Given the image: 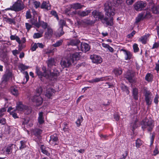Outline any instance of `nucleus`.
Wrapping results in <instances>:
<instances>
[{
    "label": "nucleus",
    "instance_id": "f8f14e48",
    "mask_svg": "<svg viewBox=\"0 0 159 159\" xmlns=\"http://www.w3.org/2000/svg\"><path fill=\"white\" fill-rule=\"evenodd\" d=\"M40 18L39 17L38 19V22H34L32 23V24L38 28L40 26H41L42 28L44 29H46L48 26V24L46 22H45L43 21L40 20Z\"/></svg>",
    "mask_w": 159,
    "mask_h": 159
},
{
    "label": "nucleus",
    "instance_id": "f257e3e1",
    "mask_svg": "<svg viewBox=\"0 0 159 159\" xmlns=\"http://www.w3.org/2000/svg\"><path fill=\"white\" fill-rule=\"evenodd\" d=\"M47 63L49 68L48 69H49L47 70L46 67L43 66L42 68V70L43 72H42L38 68L36 67V72L37 75H38L41 80H42V78L43 77H45L46 79L51 80H56L58 76L59 75V71L55 68L53 69L52 72H51V70L52 66L55 65V63L54 59L50 58L47 61Z\"/></svg>",
    "mask_w": 159,
    "mask_h": 159
},
{
    "label": "nucleus",
    "instance_id": "603ef678",
    "mask_svg": "<svg viewBox=\"0 0 159 159\" xmlns=\"http://www.w3.org/2000/svg\"><path fill=\"white\" fill-rule=\"evenodd\" d=\"M34 7L36 8H37L38 7H39L40 4L39 2L37 1H34Z\"/></svg>",
    "mask_w": 159,
    "mask_h": 159
},
{
    "label": "nucleus",
    "instance_id": "49530a36",
    "mask_svg": "<svg viewBox=\"0 0 159 159\" xmlns=\"http://www.w3.org/2000/svg\"><path fill=\"white\" fill-rule=\"evenodd\" d=\"M19 67L21 69V70H25L28 68L29 66H26L23 64H21L19 65Z\"/></svg>",
    "mask_w": 159,
    "mask_h": 159
},
{
    "label": "nucleus",
    "instance_id": "e2e57ef3",
    "mask_svg": "<svg viewBox=\"0 0 159 159\" xmlns=\"http://www.w3.org/2000/svg\"><path fill=\"white\" fill-rule=\"evenodd\" d=\"M159 47V43H155L153 45V46L152 48V49L155 48H157Z\"/></svg>",
    "mask_w": 159,
    "mask_h": 159
},
{
    "label": "nucleus",
    "instance_id": "2f4dec72",
    "mask_svg": "<svg viewBox=\"0 0 159 159\" xmlns=\"http://www.w3.org/2000/svg\"><path fill=\"white\" fill-rule=\"evenodd\" d=\"M149 36V34H147V35H145L141 37L139 39V41L142 42L143 44H145L146 43L147 39V36Z\"/></svg>",
    "mask_w": 159,
    "mask_h": 159
},
{
    "label": "nucleus",
    "instance_id": "dca6fc26",
    "mask_svg": "<svg viewBox=\"0 0 159 159\" xmlns=\"http://www.w3.org/2000/svg\"><path fill=\"white\" fill-rule=\"evenodd\" d=\"M90 58L92 59L93 63L97 64L100 63L102 62L101 57L96 55L91 56Z\"/></svg>",
    "mask_w": 159,
    "mask_h": 159
},
{
    "label": "nucleus",
    "instance_id": "052dcab7",
    "mask_svg": "<svg viewBox=\"0 0 159 159\" xmlns=\"http://www.w3.org/2000/svg\"><path fill=\"white\" fill-rule=\"evenodd\" d=\"M38 46L36 43H35L31 48V50L32 51L36 50L37 48H38Z\"/></svg>",
    "mask_w": 159,
    "mask_h": 159
},
{
    "label": "nucleus",
    "instance_id": "6ab92c4d",
    "mask_svg": "<svg viewBox=\"0 0 159 159\" xmlns=\"http://www.w3.org/2000/svg\"><path fill=\"white\" fill-rule=\"evenodd\" d=\"M80 52H75L73 54H71L69 57L70 60H73V63L75 61L79 60L80 57Z\"/></svg>",
    "mask_w": 159,
    "mask_h": 159
},
{
    "label": "nucleus",
    "instance_id": "774afa93",
    "mask_svg": "<svg viewBox=\"0 0 159 159\" xmlns=\"http://www.w3.org/2000/svg\"><path fill=\"white\" fill-rule=\"evenodd\" d=\"M114 118L115 119V120L117 121H118L120 118L119 116L117 114H115L114 115Z\"/></svg>",
    "mask_w": 159,
    "mask_h": 159
},
{
    "label": "nucleus",
    "instance_id": "0eeeda50",
    "mask_svg": "<svg viewBox=\"0 0 159 159\" xmlns=\"http://www.w3.org/2000/svg\"><path fill=\"white\" fill-rule=\"evenodd\" d=\"M146 5V2L142 1H137L134 5V8L136 11L142 10Z\"/></svg>",
    "mask_w": 159,
    "mask_h": 159
},
{
    "label": "nucleus",
    "instance_id": "8fccbe9b",
    "mask_svg": "<svg viewBox=\"0 0 159 159\" xmlns=\"http://www.w3.org/2000/svg\"><path fill=\"white\" fill-rule=\"evenodd\" d=\"M135 31H133L131 33L128 34L127 36V38L129 39L132 38L134 36V35L135 34Z\"/></svg>",
    "mask_w": 159,
    "mask_h": 159
},
{
    "label": "nucleus",
    "instance_id": "f03ea898",
    "mask_svg": "<svg viewBox=\"0 0 159 159\" xmlns=\"http://www.w3.org/2000/svg\"><path fill=\"white\" fill-rule=\"evenodd\" d=\"M104 10L105 11V15L109 17H110L109 20L107 17H104V15L101 12L94 10L92 12V14L93 17L97 19H100L103 23H105L107 25L111 26L113 25V16L114 12V8L112 6L111 3L109 2H107L104 4Z\"/></svg>",
    "mask_w": 159,
    "mask_h": 159
},
{
    "label": "nucleus",
    "instance_id": "20e7f679",
    "mask_svg": "<svg viewBox=\"0 0 159 159\" xmlns=\"http://www.w3.org/2000/svg\"><path fill=\"white\" fill-rule=\"evenodd\" d=\"M151 17V14L149 12H144L139 13L136 18V23H138L145 18H149Z\"/></svg>",
    "mask_w": 159,
    "mask_h": 159
},
{
    "label": "nucleus",
    "instance_id": "f704fd0d",
    "mask_svg": "<svg viewBox=\"0 0 159 159\" xmlns=\"http://www.w3.org/2000/svg\"><path fill=\"white\" fill-rule=\"evenodd\" d=\"M152 11L154 14H159V6L153 7L152 8Z\"/></svg>",
    "mask_w": 159,
    "mask_h": 159
},
{
    "label": "nucleus",
    "instance_id": "13d9d810",
    "mask_svg": "<svg viewBox=\"0 0 159 159\" xmlns=\"http://www.w3.org/2000/svg\"><path fill=\"white\" fill-rule=\"evenodd\" d=\"M26 17L27 19H30L31 17V15L30 11H27L26 14Z\"/></svg>",
    "mask_w": 159,
    "mask_h": 159
},
{
    "label": "nucleus",
    "instance_id": "a18cd8bd",
    "mask_svg": "<svg viewBox=\"0 0 159 159\" xmlns=\"http://www.w3.org/2000/svg\"><path fill=\"white\" fill-rule=\"evenodd\" d=\"M59 24L60 25V27L63 28V26L66 25V22L63 20H61L59 22Z\"/></svg>",
    "mask_w": 159,
    "mask_h": 159
},
{
    "label": "nucleus",
    "instance_id": "79ce46f5",
    "mask_svg": "<svg viewBox=\"0 0 159 159\" xmlns=\"http://www.w3.org/2000/svg\"><path fill=\"white\" fill-rule=\"evenodd\" d=\"M114 71L115 74L116 76L120 75L122 73V70L120 69H115L114 70Z\"/></svg>",
    "mask_w": 159,
    "mask_h": 159
},
{
    "label": "nucleus",
    "instance_id": "6e6d98bb",
    "mask_svg": "<svg viewBox=\"0 0 159 159\" xmlns=\"http://www.w3.org/2000/svg\"><path fill=\"white\" fill-rule=\"evenodd\" d=\"M71 8H72V7H71V6L70 5L69 7L66 9L65 10V13L69 15V13H68L71 11Z\"/></svg>",
    "mask_w": 159,
    "mask_h": 159
},
{
    "label": "nucleus",
    "instance_id": "4468645a",
    "mask_svg": "<svg viewBox=\"0 0 159 159\" xmlns=\"http://www.w3.org/2000/svg\"><path fill=\"white\" fill-rule=\"evenodd\" d=\"M33 102H36L38 106L41 105L43 102V98L40 96L35 95L34 96L32 99Z\"/></svg>",
    "mask_w": 159,
    "mask_h": 159
},
{
    "label": "nucleus",
    "instance_id": "ea45409f",
    "mask_svg": "<svg viewBox=\"0 0 159 159\" xmlns=\"http://www.w3.org/2000/svg\"><path fill=\"white\" fill-rule=\"evenodd\" d=\"M64 34V32L63 31V27H59L58 30V32L57 35L60 37L63 35Z\"/></svg>",
    "mask_w": 159,
    "mask_h": 159
},
{
    "label": "nucleus",
    "instance_id": "423d86ee",
    "mask_svg": "<svg viewBox=\"0 0 159 159\" xmlns=\"http://www.w3.org/2000/svg\"><path fill=\"white\" fill-rule=\"evenodd\" d=\"M24 7L23 4L16 2L12 6V8H8L7 10H11L16 11H18L24 9Z\"/></svg>",
    "mask_w": 159,
    "mask_h": 159
},
{
    "label": "nucleus",
    "instance_id": "338daca9",
    "mask_svg": "<svg viewBox=\"0 0 159 159\" xmlns=\"http://www.w3.org/2000/svg\"><path fill=\"white\" fill-rule=\"evenodd\" d=\"M25 77L26 78V83L29 80V75H28V74L27 72V71H26L25 72Z\"/></svg>",
    "mask_w": 159,
    "mask_h": 159
},
{
    "label": "nucleus",
    "instance_id": "5701e85b",
    "mask_svg": "<svg viewBox=\"0 0 159 159\" xmlns=\"http://www.w3.org/2000/svg\"><path fill=\"white\" fill-rule=\"evenodd\" d=\"M43 118V112L41 111L39 114V117L38 118V121L39 124H42L44 123V121Z\"/></svg>",
    "mask_w": 159,
    "mask_h": 159
},
{
    "label": "nucleus",
    "instance_id": "4d7b16f0",
    "mask_svg": "<svg viewBox=\"0 0 159 159\" xmlns=\"http://www.w3.org/2000/svg\"><path fill=\"white\" fill-rule=\"evenodd\" d=\"M19 44V45L18 47V50L20 51L23 49V48L25 47V46L24 44L23 43H21Z\"/></svg>",
    "mask_w": 159,
    "mask_h": 159
},
{
    "label": "nucleus",
    "instance_id": "473e14b6",
    "mask_svg": "<svg viewBox=\"0 0 159 159\" xmlns=\"http://www.w3.org/2000/svg\"><path fill=\"white\" fill-rule=\"evenodd\" d=\"M26 142L25 141L21 140L20 142V146L19 147V149L22 150L26 147Z\"/></svg>",
    "mask_w": 159,
    "mask_h": 159
},
{
    "label": "nucleus",
    "instance_id": "58836bf2",
    "mask_svg": "<svg viewBox=\"0 0 159 159\" xmlns=\"http://www.w3.org/2000/svg\"><path fill=\"white\" fill-rule=\"evenodd\" d=\"M83 120V118L82 116H81L80 118H78L77 120L75 122L77 127H79L80 126Z\"/></svg>",
    "mask_w": 159,
    "mask_h": 159
},
{
    "label": "nucleus",
    "instance_id": "09e8293b",
    "mask_svg": "<svg viewBox=\"0 0 159 159\" xmlns=\"http://www.w3.org/2000/svg\"><path fill=\"white\" fill-rule=\"evenodd\" d=\"M133 49L134 52H137L139 50V48L138 47V45L136 43H134L133 45Z\"/></svg>",
    "mask_w": 159,
    "mask_h": 159
},
{
    "label": "nucleus",
    "instance_id": "bf43d9fd",
    "mask_svg": "<svg viewBox=\"0 0 159 159\" xmlns=\"http://www.w3.org/2000/svg\"><path fill=\"white\" fill-rule=\"evenodd\" d=\"M25 26L28 31H29L32 27L31 25L28 23H25Z\"/></svg>",
    "mask_w": 159,
    "mask_h": 159
},
{
    "label": "nucleus",
    "instance_id": "393cba45",
    "mask_svg": "<svg viewBox=\"0 0 159 159\" xmlns=\"http://www.w3.org/2000/svg\"><path fill=\"white\" fill-rule=\"evenodd\" d=\"M107 80V78L105 77H102L101 78H96L92 80L89 81V82L91 83L97 82L100 81H102Z\"/></svg>",
    "mask_w": 159,
    "mask_h": 159
},
{
    "label": "nucleus",
    "instance_id": "412c9836",
    "mask_svg": "<svg viewBox=\"0 0 159 159\" xmlns=\"http://www.w3.org/2000/svg\"><path fill=\"white\" fill-rule=\"evenodd\" d=\"M91 10H86L83 11H80L77 12V14L81 17H83L88 16L91 13Z\"/></svg>",
    "mask_w": 159,
    "mask_h": 159
},
{
    "label": "nucleus",
    "instance_id": "c03bdc74",
    "mask_svg": "<svg viewBox=\"0 0 159 159\" xmlns=\"http://www.w3.org/2000/svg\"><path fill=\"white\" fill-rule=\"evenodd\" d=\"M42 36V34L39 33H34L33 37L34 39L39 38Z\"/></svg>",
    "mask_w": 159,
    "mask_h": 159
},
{
    "label": "nucleus",
    "instance_id": "864d4df0",
    "mask_svg": "<svg viewBox=\"0 0 159 159\" xmlns=\"http://www.w3.org/2000/svg\"><path fill=\"white\" fill-rule=\"evenodd\" d=\"M159 98V96H158V94H156V96L154 98V103L156 104H157L158 103V99Z\"/></svg>",
    "mask_w": 159,
    "mask_h": 159
},
{
    "label": "nucleus",
    "instance_id": "3c124183",
    "mask_svg": "<svg viewBox=\"0 0 159 159\" xmlns=\"http://www.w3.org/2000/svg\"><path fill=\"white\" fill-rule=\"evenodd\" d=\"M42 88L39 87L36 90V95L40 96V94L42 93Z\"/></svg>",
    "mask_w": 159,
    "mask_h": 159
},
{
    "label": "nucleus",
    "instance_id": "7c9ffc66",
    "mask_svg": "<svg viewBox=\"0 0 159 159\" xmlns=\"http://www.w3.org/2000/svg\"><path fill=\"white\" fill-rule=\"evenodd\" d=\"M40 148L42 152H43V154H45L48 156L50 155V153L45 149V147L43 145H42L41 146Z\"/></svg>",
    "mask_w": 159,
    "mask_h": 159
},
{
    "label": "nucleus",
    "instance_id": "c9c22d12",
    "mask_svg": "<svg viewBox=\"0 0 159 159\" xmlns=\"http://www.w3.org/2000/svg\"><path fill=\"white\" fill-rule=\"evenodd\" d=\"M138 120L136 119L134 122L131 123V126H132V131H134L135 129L138 127Z\"/></svg>",
    "mask_w": 159,
    "mask_h": 159
},
{
    "label": "nucleus",
    "instance_id": "4be33fe9",
    "mask_svg": "<svg viewBox=\"0 0 159 159\" xmlns=\"http://www.w3.org/2000/svg\"><path fill=\"white\" fill-rule=\"evenodd\" d=\"M138 89L136 88L133 89L132 96L135 100H137L138 99Z\"/></svg>",
    "mask_w": 159,
    "mask_h": 159
},
{
    "label": "nucleus",
    "instance_id": "0e129e2a",
    "mask_svg": "<svg viewBox=\"0 0 159 159\" xmlns=\"http://www.w3.org/2000/svg\"><path fill=\"white\" fill-rule=\"evenodd\" d=\"M6 123V120L5 118H2L0 120V124L5 125Z\"/></svg>",
    "mask_w": 159,
    "mask_h": 159
},
{
    "label": "nucleus",
    "instance_id": "aec40b11",
    "mask_svg": "<svg viewBox=\"0 0 159 159\" xmlns=\"http://www.w3.org/2000/svg\"><path fill=\"white\" fill-rule=\"evenodd\" d=\"M55 92V91L53 89L49 88L46 90L45 96L48 98H51L53 96V94Z\"/></svg>",
    "mask_w": 159,
    "mask_h": 159
},
{
    "label": "nucleus",
    "instance_id": "ddd939ff",
    "mask_svg": "<svg viewBox=\"0 0 159 159\" xmlns=\"http://www.w3.org/2000/svg\"><path fill=\"white\" fill-rule=\"evenodd\" d=\"M11 76V72L9 70H7L2 77V83L6 84Z\"/></svg>",
    "mask_w": 159,
    "mask_h": 159
},
{
    "label": "nucleus",
    "instance_id": "f3484780",
    "mask_svg": "<svg viewBox=\"0 0 159 159\" xmlns=\"http://www.w3.org/2000/svg\"><path fill=\"white\" fill-rule=\"evenodd\" d=\"M58 141V138L56 134H54L50 136L49 140L50 143L54 145H57Z\"/></svg>",
    "mask_w": 159,
    "mask_h": 159
},
{
    "label": "nucleus",
    "instance_id": "c756f323",
    "mask_svg": "<svg viewBox=\"0 0 159 159\" xmlns=\"http://www.w3.org/2000/svg\"><path fill=\"white\" fill-rule=\"evenodd\" d=\"M41 8L45 9L47 10H50L51 8L49 4L45 1L43 2L41 6Z\"/></svg>",
    "mask_w": 159,
    "mask_h": 159
},
{
    "label": "nucleus",
    "instance_id": "9b49d317",
    "mask_svg": "<svg viewBox=\"0 0 159 159\" xmlns=\"http://www.w3.org/2000/svg\"><path fill=\"white\" fill-rule=\"evenodd\" d=\"M134 72L128 71L126 72L124 76L130 83H132L134 82L133 78L134 76Z\"/></svg>",
    "mask_w": 159,
    "mask_h": 159
},
{
    "label": "nucleus",
    "instance_id": "a19ab883",
    "mask_svg": "<svg viewBox=\"0 0 159 159\" xmlns=\"http://www.w3.org/2000/svg\"><path fill=\"white\" fill-rule=\"evenodd\" d=\"M6 21L9 23V24H11L12 23L15 24V20L14 19H12L9 18H6Z\"/></svg>",
    "mask_w": 159,
    "mask_h": 159
},
{
    "label": "nucleus",
    "instance_id": "1a4fd4ad",
    "mask_svg": "<svg viewBox=\"0 0 159 159\" xmlns=\"http://www.w3.org/2000/svg\"><path fill=\"white\" fill-rule=\"evenodd\" d=\"M146 104L150 106L152 103L153 97L152 96L151 92L149 91H146L144 94Z\"/></svg>",
    "mask_w": 159,
    "mask_h": 159
},
{
    "label": "nucleus",
    "instance_id": "e433bc0d",
    "mask_svg": "<svg viewBox=\"0 0 159 159\" xmlns=\"http://www.w3.org/2000/svg\"><path fill=\"white\" fill-rule=\"evenodd\" d=\"M63 40L62 39L60 40L57 41L55 43L52 45V46L56 48L58 47L61 45L63 43Z\"/></svg>",
    "mask_w": 159,
    "mask_h": 159
},
{
    "label": "nucleus",
    "instance_id": "a211bd4d",
    "mask_svg": "<svg viewBox=\"0 0 159 159\" xmlns=\"http://www.w3.org/2000/svg\"><path fill=\"white\" fill-rule=\"evenodd\" d=\"M80 41L77 39H75L70 40L68 43V45H71L72 46H76L78 49H80Z\"/></svg>",
    "mask_w": 159,
    "mask_h": 159
},
{
    "label": "nucleus",
    "instance_id": "72a5a7b5",
    "mask_svg": "<svg viewBox=\"0 0 159 159\" xmlns=\"http://www.w3.org/2000/svg\"><path fill=\"white\" fill-rule=\"evenodd\" d=\"M152 75L151 74L148 73L145 77V79L148 82H151L152 80Z\"/></svg>",
    "mask_w": 159,
    "mask_h": 159
},
{
    "label": "nucleus",
    "instance_id": "bb28decb",
    "mask_svg": "<svg viewBox=\"0 0 159 159\" xmlns=\"http://www.w3.org/2000/svg\"><path fill=\"white\" fill-rule=\"evenodd\" d=\"M71 5L72 9L75 10L81 9L84 6L83 5H81L80 3H78L71 4Z\"/></svg>",
    "mask_w": 159,
    "mask_h": 159
},
{
    "label": "nucleus",
    "instance_id": "5fc2aeb1",
    "mask_svg": "<svg viewBox=\"0 0 159 159\" xmlns=\"http://www.w3.org/2000/svg\"><path fill=\"white\" fill-rule=\"evenodd\" d=\"M135 1V0H126V2L127 5H131Z\"/></svg>",
    "mask_w": 159,
    "mask_h": 159
},
{
    "label": "nucleus",
    "instance_id": "69168bd1",
    "mask_svg": "<svg viewBox=\"0 0 159 159\" xmlns=\"http://www.w3.org/2000/svg\"><path fill=\"white\" fill-rule=\"evenodd\" d=\"M10 114L15 119L18 118L17 114L14 112L12 111L11 113H10Z\"/></svg>",
    "mask_w": 159,
    "mask_h": 159
},
{
    "label": "nucleus",
    "instance_id": "a878e982",
    "mask_svg": "<svg viewBox=\"0 0 159 159\" xmlns=\"http://www.w3.org/2000/svg\"><path fill=\"white\" fill-rule=\"evenodd\" d=\"M52 34V30L49 28L47 29V31L45 33V37L47 39L50 38Z\"/></svg>",
    "mask_w": 159,
    "mask_h": 159
},
{
    "label": "nucleus",
    "instance_id": "b1692460",
    "mask_svg": "<svg viewBox=\"0 0 159 159\" xmlns=\"http://www.w3.org/2000/svg\"><path fill=\"white\" fill-rule=\"evenodd\" d=\"M121 51L124 52V54L125 55V59L126 60H130L131 59L132 55L130 52L124 49H121Z\"/></svg>",
    "mask_w": 159,
    "mask_h": 159
},
{
    "label": "nucleus",
    "instance_id": "de8ad7c7",
    "mask_svg": "<svg viewBox=\"0 0 159 159\" xmlns=\"http://www.w3.org/2000/svg\"><path fill=\"white\" fill-rule=\"evenodd\" d=\"M122 90L126 92V93L127 94H129V90L128 88L126 86H124L122 87Z\"/></svg>",
    "mask_w": 159,
    "mask_h": 159
},
{
    "label": "nucleus",
    "instance_id": "37998d69",
    "mask_svg": "<svg viewBox=\"0 0 159 159\" xmlns=\"http://www.w3.org/2000/svg\"><path fill=\"white\" fill-rule=\"evenodd\" d=\"M6 108L3 107L0 109V117H2L5 114V112H6Z\"/></svg>",
    "mask_w": 159,
    "mask_h": 159
},
{
    "label": "nucleus",
    "instance_id": "cd10ccee",
    "mask_svg": "<svg viewBox=\"0 0 159 159\" xmlns=\"http://www.w3.org/2000/svg\"><path fill=\"white\" fill-rule=\"evenodd\" d=\"M13 144H11L8 145L6 149V154H10L12 152V146L13 145Z\"/></svg>",
    "mask_w": 159,
    "mask_h": 159
},
{
    "label": "nucleus",
    "instance_id": "39448f33",
    "mask_svg": "<svg viewBox=\"0 0 159 159\" xmlns=\"http://www.w3.org/2000/svg\"><path fill=\"white\" fill-rule=\"evenodd\" d=\"M43 132V130L39 128H35L33 130V133L36 138L35 141L37 142H40L42 139L41 134Z\"/></svg>",
    "mask_w": 159,
    "mask_h": 159
},
{
    "label": "nucleus",
    "instance_id": "9d476101",
    "mask_svg": "<svg viewBox=\"0 0 159 159\" xmlns=\"http://www.w3.org/2000/svg\"><path fill=\"white\" fill-rule=\"evenodd\" d=\"M16 108L17 110L20 111H22L25 110H28V113L27 114L31 112V109L27 106L23 105L21 102H19L17 103Z\"/></svg>",
    "mask_w": 159,
    "mask_h": 159
},
{
    "label": "nucleus",
    "instance_id": "c85d7f7f",
    "mask_svg": "<svg viewBox=\"0 0 159 159\" xmlns=\"http://www.w3.org/2000/svg\"><path fill=\"white\" fill-rule=\"evenodd\" d=\"M11 93L14 96L17 97L19 94L18 89L16 87H12L11 89Z\"/></svg>",
    "mask_w": 159,
    "mask_h": 159
},
{
    "label": "nucleus",
    "instance_id": "7ed1b4c3",
    "mask_svg": "<svg viewBox=\"0 0 159 159\" xmlns=\"http://www.w3.org/2000/svg\"><path fill=\"white\" fill-rule=\"evenodd\" d=\"M140 125L143 130L147 129L148 132H151L154 127V120L151 118L149 119L145 118L141 121Z\"/></svg>",
    "mask_w": 159,
    "mask_h": 159
},
{
    "label": "nucleus",
    "instance_id": "6e6552de",
    "mask_svg": "<svg viewBox=\"0 0 159 159\" xmlns=\"http://www.w3.org/2000/svg\"><path fill=\"white\" fill-rule=\"evenodd\" d=\"M72 63H73V60H70L69 57L66 59H62L60 62L61 66L63 68L69 67Z\"/></svg>",
    "mask_w": 159,
    "mask_h": 159
},
{
    "label": "nucleus",
    "instance_id": "2eb2a0df",
    "mask_svg": "<svg viewBox=\"0 0 159 159\" xmlns=\"http://www.w3.org/2000/svg\"><path fill=\"white\" fill-rule=\"evenodd\" d=\"M90 46L89 44L85 43H82L80 45V49L83 52H86L90 49Z\"/></svg>",
    "mask_w": 159,
    "mask_h": 159
},
{
    "label": "nucleus",
    "instance_id": "680f3d73",
    "mask_svg": "<svg viewBox=\"0 0 159 159\" xmlns=\"http://www.w3.org/2000/svg\"><path fill=\"white\" fill-rule=\"evenodd\" d=\"M51 14L55 16L58 19V16L57 14V12L55 11H52L51 12Z\"/></svg>",
    "mask_w": 159,
    "mask_h": 159
},
{
    "label": "nucleus",
    "instance_id": "4c0bfd02",
    "mask_svg": "<svg viewBox=\"0 0 159 159\" xmlns=\"http://www.w3.org/2000/svg\"><path fill=\"white\" fill-rule=\"evenodd\" d=\"M135 143L136 147L137 148H139L142 144V142L139 139H137L136 140Z\"/></svg>",
    "mask_w": 159,
    "mask_h": 159
}]
</instances>
